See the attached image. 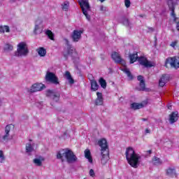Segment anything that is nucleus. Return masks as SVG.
Returning <instances> with one entry per match:
<instances>
[{
    "label": "nucleus",
    "instance_id": "nucleus-7",
    "mask_svg": "<svg viewBox=\"0 0 179 179\" xmlns=\"http://www.w3.org/2000/svg\"><path fill=\"white\" fill-rule=\"evenodd\" d=\"M45 80L46 82L55 85V86L59 85V79L58 78V76L52 72L48 71L45 76Z\"/></svg>",
    "mask_w": 179,
    "mask_h": 179
},
{
    "label": "nucleus",
    "instance_id": "nucleus-15",
    "mask_svg": "<svg viewBox=\"0 0 179 179\" xmlns=\"http://www.w3.org/2000/svg\"><path fill=\"white\" fill-rule=\"evenodd\" d=\"M170 80V77L167 76V74H164L161 76L159 81V85L161 87H163L165 86L166 83Z\"/></svg>",
    "mask_w": 179,
    "mask_h": 179
},
{
    "label": "nucleus",
    "instance_id": "nucleus-23",
    "mask_svg": "<svg viewBox=\"0 0 179 179\" xmlns=\"http://www.w3.org/2000/svg\"><path fill=\"white\" fill-rule=\"evenodd\" d=\"M152 164H154V166H160V164H163V161H162L160 158L156 156L152 157Z\"/></svg>",
    "mask_w": 179,
    "mask_h": 179
},
{
    "label": "nucleus",
    "instance_id": "nucleus-43",
    "mask_svg": "<svg viewBox=\"0 0 179 179\" xmlns=\"http://www.w3.org/2000/svg\"><path fill=\"white\" fill-rule=\"evenodd\" d=\"M148 31L152 33V32L155 31V28H153V27H148Z\"/></svg>",
    "mask_w": 179,
    "mask_h": 179
},
{
    "label": "nucleus",
    "instance_id": "nucleus-2",
    "mask_svg": "<svg viewBox=\"0 0 179 179\" xmlns=\"http://www.w3.org/2000/svg\"><path fill=\"white\" fill-rule=\"evenodd\" d=\"M98 145L101 148V164H106L110 157V149L108 148V143L106 138H101L98 141Z\"/></svg>",
    "mask_w": 179,
    "mask_h": 179
},
{
    "label": "nucleus",
    "instance_id": "nucleus-13",
    "mask_svg": "<svg viewBox=\"0 0 179 179\" xmlns=\"http://www.w3.org/2000/svg\"><path fill=\"white\" fill-rule=\"evenodd\" d=\"M111 58L116 64H125V61L122 59L121 55L117 52H113L111 55Z\"/></svg>",
    "mask_w": 179,
    "mask_h": 179
},
{
    "label": "nucleus",
    "instance_id": "nucleus-41",
    "mask_svg": "<svg viewBox=\"0 0 179 179\" xmlns=\"http://www.w3.org/2000/svg\"><path fill=\"white\" fill-rule=\"evenodd\" d=\"M137 80H138L140 83L145 82V80H143V77L142 76H138L137 77Z\"/></svg>",
    "mask_w": 179,
    "mask_h": 179
},
{
    "label": "nucleus",
    "instance_id": "nucleus-38",
    "mask_svg": "<svg viewBox=\"0 0 179 179\" xmlns=\"http://www.w3.org/2000/svg\"><path fill=\"white\" fill-rule=\"evenodd\" d=\"M124 6L129 8L131 6V0H124Z\"/></svg>",
    "mask_w": 179,
    "mask_h": 179
},
{
    "label": "nucleus",
    "instance_id": "nucleus-29",
    "mask_svg": "<svg viewBox=\"0 0 179 179\" xmlns=\"http://www.w3.org/2000/svg\"><path fill=\"white\" fill-rule=\"evenodd\" d=\"M9 33L10 31V29L9 28V26L4 25L0 27V33Z\"/></svg>",
    "mask_w": 179,
    "mask_h": 179
},
{
    "label": "nucleus",
    "instance_id": "nucleus-48",
    "mask_svg": "<svg viewBox=\"0 0 179 179\" xmlns=\"http://www.w3.org/2000/svg\"><path fill=\"white\" fill-rule=\"evenodd\" d=\"M147 104H148V102H145V106H146Z\"/></svg>",
    "mask_w": 179,
    "mask_h": 179
},
{
    "label": "nucleus",
    "instance_id": "nucleus-35",
    "mask_svg": "<svg viewBox=\"0 0 179 179\" xmlns=\"http://www.w3.org/2000/svg\"><path fill=\"white\" fill-rule=\"evenodd\" d=\"M139 86L140 90L141 92H145V90H146V85L145 84V81H143V83H140Z\"/></svg>",
    "mask_w": 179,
    "mask_h": 179
},
{
    "label": "nucleus",
    "instance_id": "nucleus-10",
    "mask_svg": "<svg viewBox=\"0 0 179 179\" xmlns=\"http://www.w3.org/2000/svg\"><path fill=\"white\" fill-rule=\"evenodd\" d=\"M138 61L140 65H142V66H144L145 68H152V66H153L152 62L148 60V59L145 57H139Z\"/></svg>",
    "mask_w": 179,
    "mask_h": 179
},
{
    "label": "nucleus",
    "instance_id": "nucleus-30",
    "mask_svg": "<svg viewBox=\"0 0 179 179\" xmlns=\"http://www.w3.org/2000/svg\"><path fill=\"white\" fill-rule=\"evenodd\" d=\"M122 71L123 72H124V73H126V75H127V77L130 79V80H132L134 79V76H132V73H131L129 69L125 68Z\"/></svg>",
    "mask_w": 179,
    "mask_h": 179
},
{
    "label": "nucleus",
    "instance_id": "nucleus-46",
    "mask_svg": "<svg viewBox=\"0 0 179 179\" xmlns=\"http://www.w3.org/2000/svg\"><path fill=\"white\" fill-rule=\"evenodd\" d=\"M142 121H148V118H142Z\"/></svg>",
    "mask_w": 179,
    "mask_h": 179
},
{
    "label": "nucleus",
    "instance_id": "nucleus-27",
    "mask_svg": "<svg viewBox=\"0 0 179 179\" xmlns=\"http://www.w3.org/2000/svg\"><path fill=\"white\" fill-rule=\"evenodd\" d=\"M65 76L66 79H68V80L69 81V83H71V85H73V83H75V80L72 78V76L71 75V72L66 71Z\"/></svg>",
    "mask_w": 179,
    "mask_h": 179
},
{
    "label": "nucleus",
    "instance_id": "nucleus-44",
    "mask_svg": "<svg viewBox=\"0 0 179 179\" xmlns=\"http://www.w3.org/2000/svg\"><path fill=\"white\" fill-rule=\"evenodd\" d=\"M150 130L149 129H145V134H150Z\"/></svg>",
    "mask_w": 179,
    "mask_h": 179
},
{
    "label": "nucleus",
    "instance_id": "nucleus-45",
    "mask_svg": "<svg viewBox=\"0 0 179 179\" xmlns=\"http://www.w3.org/2000/svg\"><path fill=\"white\" fill-rule=\"evenodd\" d=\"M147 153H149V155H151V154H152V150H148V151H147Z\"/></svg>",
    "mask_w": 179,
    "mask_h": 179
},
{
    "label": "nucleus",
    "instance_id": "nucleus-17",
    "mask_svg": "<svg viewBox=\"0 0 179 179\" xmlns=\"http://www.w3.org/2000/svg\"><path fill=\"white\" fill-rule=\"evenodd\" d=\"M178 121V112H172L169 115V122L171 124H174Z\"/></svg>",
    "mask_w": 179,
    "mask_h": 179
},
{
    "label": "nucleus",
    "instance_id": "nucleus-47",
    "mask_svg": "<svg viewBox=\"0 0 179 179\" xmlns=\"http://www.w3.org/2000/svg\"><path fill=\"white\" fill-rule=\"evenodd\" d=\"M98 1H99V2L103 3V2H104V1H106V0H98Z\"/></svg>",
    "mask_w": 179,
    "mask_h": 179
},
{
    "label": "nucleus",
    "instance_id": "nucleus-37",
    "mask_svg": "<svg viewBox=\"0 0 179 179\" xmlns=\"http://www.w3.org/2000/svg\"><path fill=\"white\" fill-rule=\"evenodd\" d=\"M122 22L124 26H129V20L128 18L123 17Z\"/></svg>",
    "mask_w": 179,
    "mask_h": 179
},
{
    "label": "nucleus",
    "instance_id": "nucleus-42",
    "mask_svg": "<svg viewBox=\"0 0 179 179\" xmlns=\"http://www.w3.org/2000/svg\"><path fill=\"white\" fill-rule=\"evenodd\" d=\"M90 177H94V176H95L94 170H93V169L90 170Z\"/></svg>",
    "mask_w": 179,
    "mask_h": 179
},
{
    "label": "nucleus",
    "instance_id": "nucleus-1",
    "mask_svg": "<svg viewBox=\"0 0 179 179\" xmlns=\"http://www.w3.org/2000/svg\"><path fill=\"white\" fill-rule=\"evenodd\" d=\"M125 156L128 164H129L131 167H133V169H138L141 157L135 152V150H134L132 147H128L126 149Z\"/></svg>",
    "mask_w": 179,
    "mask_h": 179
},
{
    "label": "nucleus",
    "instance_id": "nucleus-9",
    "mask_svg": "<svg viewBox=\"0 0 179 179\" xmlns=\"http://www.w3.org/2000/svg\"><path fill=\"white\" fill-rule=\"evenodd\" d=\"M65 41L68 47H67V51L63 52V55L65 59H68L69 57H72V55L73 54V50H75V48L69 44V41L68 39H65Z\"/></svg>",
    "mask_w": 179,
    "mask_h": 179
},
{
    "label": "nucleus",
    "instance_id": "nucleus-5",
    "mask_svg": "<svg viewBox=\"0 0 179 179\" xmlns=\"http://www.w3.org/2000/svg\"><path fill=\"white\" fill-rule=\"evenodd\" d=\"M29 54V48L26 42H21L17 45V57H26Z\"/></svg>",
    "mask_w": 179,
    "mask_h": 179
},
{
    "label": "nucleus",
    "instance_id": "nucleus-31",
    "mask_svg": "<svg viewBox=\"0 0 179 179\" xmlns=\"http://www.w3.org/2000/svg\"><path fill=\"white\" fill-rule=\"evenodd\" d=\"M99 82L102 89H106V87H107V82L106 80H104V78H100Z\"/></svg>",
    "mask_w": 179,
    "mask_h": 179
},
{
    "label": "nucleus",
    "instance_id": "nucleus-4",
    "mask_svg": "<svg viewBox=\"0 0 179 179\" xmlns=\"http://www.w3.org/2000/svg\"><path fill=\"white\" fill-rule=\"evenodd\" d=\"M166 3L169 6V10H171V16L173 18V22L176 24V30L179 31V20L178 17L176 16V3L173 0H167ZM177 20H178L177 22Z\"/></svg>",
    "mask_w": 179,
    "mask_h": 179
},
{
    "label": "nucleus",
    "instance_id": "nucleus-40",
    "mask_svg": "<svg viewBox=\"0 0 179 179\" xmlns=\"http://www.w3.org/2000/svg\"><path fill=\"white\" fill-rule=\"evenodd\" d=\"M177 44H178V41H173L171 43V47H173V48H174V47H176V45H177Z\"/></svg>",
    "mask_w": 179,
    "mask_h": 179
},
{
    "label": "nucleus",
    "instance_id": "nucleus-3",
    "mask_svg": "<svg viewBox=\"0 0 179 179\" xmlns=\"http://www.w3.org/2000/svg\"><path fill=\"white\" fill-rule=\"evenodd\" d=\"M64 156L67 163H75L78 160V157L71 149H62L57 154V159L62 160V163L64 162Z\"/></svg>",
    "mask_w": 179,
    "mask_h": 179
},
{
    "label": "nucleus",
    "instance_id": "nucleus-26",
    "mask_svg": "<svg viewBox=\"0 0 179 179\" xmlns=\"http://www.w3.org/2000/svg\"><path fill=\"white\" fill-rule=\"evenodd\" d=\"M43 33V28L40 27L38 24H36L34 29V34L37 36V34H41Z\"/></svg>",
    "mask_w": 179,
    "mask_h": 179
},
{
    "label": "nucleus",
    "instance_id": "nucleus-25",
    "mask_svg": "<svg viewBox=\"0 0 179 179\" xmlns=\"http://www.w3.org/2000/svg\"><path fill=\"white\" fill-rule=\"evenodd\" d=\"M45 34L46 36H48V38L50 40H52V41H55V36L54 35V33H52V31L50 29H48L45 31Z\"/></svg>",
    "mask_w": 179,
    "mask_h": 179
},
{
    "label": "nucleus",
    "instance_id": "nucleus-16",
    "mask_svg": "<svg viewBox=\"0 0 179 179\" xmlns=\"http://www.w3.org/2000/svg\"><path fill=\"white\" fill-rule=\"evenodd\" d=\"M166 176L168 177H171V178H177V173L176 172L175 168L169 167L166 169Z\"/></svg>",
    "mask_w": 179,
    "mask_h": 179
},
{
    "label": "nucleus",
    "instance_id": "nucleus-32",
    "mask_svg": "<svg viewBox=\"0 0 179 179\" xmlns=\"http://www.w3.org/2000/svg\"><path fill=\"white\" fill-rule=\"evenodd\" d=\"M34 145H31V143H27L26 145V152L27 153H30L34 150Z\"/></svg>",
    "mask_w": 179,
    "mask_h": 179
},
{
    "label": "nucleus",
    "instance_id": "nucleus-14",
    "mask_svg": "<svg viewBox=\"0 0 179 179\" xmlns=\"http://www.w3.org/2000/svg\"><path fill=\"white\" fill-rule=\"evenodd\" d=\"M11 129H15V125L10 124L6 127L5 132L6 134L3 136V141H9L12 138L9 137V133L10 132Z\"/></svg>",
    "mask_w": 179,
    "mask_h": 179
},
{
    "label": "nucleus",
    "instance_id": "nucleus-12",
    "mask_svg": "<svg viewBox=\"0 0 179 179\" xmlns=\"http://www.w3.org/2000/svg\"><path fill=\"white\" fill-rule=\"evenodd\" d=\"M43 89H45V85L44 84L35 83L31 87L30 92L31 93H36V92H41Z\"/></svg>",
    "mask_w": 179,
    "mask_h": 179
},
{
    "label": "nucleus",
    "instance_id": "nucleus-8",
    "mask_svg": "<svg viewBox=\"0 0 179 179\" xmlns=\"http://www.w3.org/2000/svg\"><path fill=\"white\" fill-rule=\"evenodd\" d=\"M45 96L46 97H50L54 101H59L61 94L59 92H55L52 90H46Z\"/></svg>",
    "mask_w": 179,
    "mask_h": 179
},
{
    "label": "nucleus",
    "instance_id": "nucleus-36",
    "mask_svg": "<svg viewBox=\"0 0 179 179\" xmlns=\"http://www.w3.org/2000/svg\"><path fill=\"white\" fill-rule=\"evenodd\" d=\"M5 162V155H3V151L0 150V163Z\"/></svg>",
    "mask_w": 179,
    "mask_h": 179
},
{
    "label": "nucleus",
    "instance_id": "nucleus-50",
    "mask_svg": "<svg viewBox=\"0 0 179 179\" xmlns=\"http://www.w3.org/2000/svg\"><path fill=\"white\" fill-rule=\"evenodd\" d=\"M84 179H86V178H84Z\"/></svg>",
    "mask_w": 179,
    "mask_h": 179
},
{
    "label": "nucleus",
    "instance_id": "nucleus-24",
    "mask_svg": "<svg viewBox=\"0 0 179 179\" xmlns=\"http://www.w3.org/2000/svg\"><path fill=\"white\" fill-rule=\"evenodd\" d=\"M36 52L41 57H45L47 55V50L43 47L36 49Z\"/></svg>",
    "mask_w": 179,
    "mask_h": 179
},
{
    "label": "nucleus",
    "instance_id": "nucleus-33",
    "mask_svg": "<svg viewBox=\"0 0 179 179\" xmlns=\"http://www.w3.org/2000/svg\"><path fill=\"white\" fill-rule=\"evenodd\" d=\"M62 9L66 12L68 11V9H69V1H64L62 4Z\"/></svg>",
    "mask_w": 179,
    "mask_h": 179
},
{
    "label": "nucleus",
    "instance_id": "nucleus-22",
    "mask_svg": "<svg viewBox=\"0 0 179 179\" xmlns=\"http://www.w3.org/2000/svg\"><path fill=\"white\" fill-rule=\"evenodd\" d=\"M85 157L88 159L90 163H93V158L92 157V153L90 152V150L87 149L85 150Z\"/></svg>",
    "mask_w": 179,
    "mask_h": 179
},
{
    "label": "nucleus",
    "instance_id": "nucleus-11",
    "mask_svg": "<svg viewBox=\"0 0 179 179\" xmlns=\"http://www.w3.org/2000/svg\"><path fill=\"white\" fill-rule=\"evenodd\" d=\"M82 34H83V31L74 30L71 34V38L73 43H78L82 38Z\"/></svg>",
    "mask_w": 179,
    "mask_h": 179
},
{
    "label": "nucleus",
    "instance_id": "nucleus-39",
    "mask_svg": "<svg viewBox=\"0 0 179 179\" xmlns=\"http://www.w3.org/2000/svg\"><path fill=\"white\" fill-rule=\"evenodd\" d=\"M99 10L101 12H107V8L104 7V6H100Z\"/></svg>",
    "mask_w": 179,
    "mask_h": 179
},
{
    "label": "nucleus",
    "instance_id": "nucleus-6",
    "mask_svg": "<svg viewBox=\"0 0 179 179\" xmlns=\"http://www.w3.org/2000/svg\"><path fill=\"white\" fill-rule=\"evenodd\" d=\"M78 3L82 9L83 15H85L87 20H90V15L87 13V10L90 9L89 0H78Z\"/></svg>",
    "mask_w": 179,
    "mask_h": 179
},
{
    "label": "nucleus",
    "instance_id": "nucleus-21",
    "mask_svg": "<svg viewBox=\"0 0 179 179\" xmlns=\"http://www.w3.org/2000/svg\"><path fill=\"white\" fill-rule=\"evenodd\" d=\"M145 105L143 103H133L131 104V108L132 110H141V108H143Z\"/></svg>",
    "mask_w": 179,
    "mask_h": 179
},
{
    "label": "nucleus",
    "instance_id": "nucleus-49",
    "mask_svg": "<svg viewBox=\"0 0 179 179\" xmlns=\"http://www.w3.org/2000/svg\"><path fill=\"white\" fill-rule=\"evenodd\" d=\"M89 76H92V74H89Z\"/></svg>",
    "mask_w": 179,
    "mask_h": 179
},
{
    "label": "nucleus",
    "instance_id": "nucleus-18",
    "mask_svg": "<svg viewBox=\"0 0 179 179\" xmlns=\"http://www.w3.org/2000/svg\"><path fill=\"white\" fill-rule=\"evenodd\" d=\"M96 96L95 106H103V94L101 92H96Z\"/></svg>",
    "mask_w": 179,
    "mask_h": 179
},
{
    "label": "nucleus",
    "instance_id": "nucleus-19",
    "mask_svg": "<svg viewBox=\"0 0 179 179\" xmlns=\"http://www.w3.org/2000/svg\"><path fill=\"white\" fill-rule=\"evenodd\" d=\"M129 58L130 59V64H134V62H136V61H138L139 57L138 56V52L130 54L129 55Z\"/></svg>",
    "mask_w": 179,
    "mask_h": 179
},
{
    "label": "nucleus",
    "instance_id": "nucleus-34",
    "mask_svg": "<svg viewBox=\"0 0 179 179\" xmlns=\"http://www.w3.org/2000/svg\"><path fill=\"white\" fill-rule=\"evenodd\" d=\"M13 46L9 43H6L4 47V51H12Z\"/></svg>",
    "mask_w": 179,
    "mask_h": 179
},
{
    "label": "nucleus",
    "instance_id": "nucleus-20",
    "mask_svg": "<svg viewBox=\"0 0 179 179\" xmlns=\"http://www.w3.org/2000/svg\"><path fill=\"white\" fill-rule=\"evenodd\" d=\"M90 83H91V90H92V92H97L99 87V84L97 83V81L96 80H91Z\"/></svg>",
    "mask_w": 179,
    "mask_h": 179
},
{
    "label": "nucleus",
    "instance_id": "nucleus-28",
    "mask_svg": "<svg viewBox=\"0 0 179 179\" xmlns=\"http://www.w3.org/2000/svg\"><path fill=\"white\" fill-rule=\"evenodd\" d=\"M43 161H44V159H40L38 158H35L33 160V163L36 164V166H38V167H41V166H43Z\"/></svg>",
    "mask_w": 179,
    "mask_h": 179
}]
</instances>
